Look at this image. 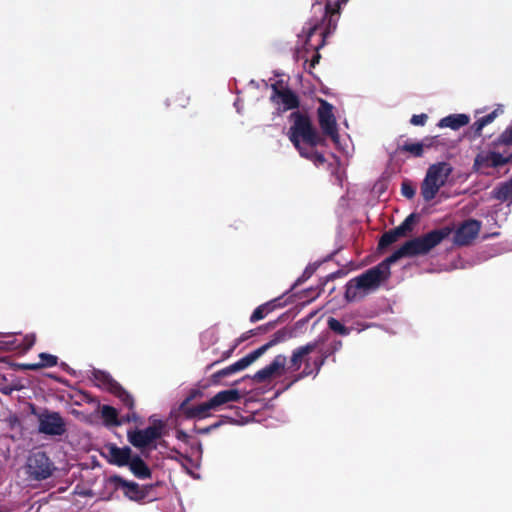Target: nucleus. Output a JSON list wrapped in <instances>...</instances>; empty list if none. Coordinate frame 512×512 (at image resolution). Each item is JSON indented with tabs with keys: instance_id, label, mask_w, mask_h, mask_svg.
I'll return each mask as SVG.
<instances>
[{
	"instance_id": "393cba45",
	"label": "nucleus",
	"mask_w": 512,
	"mask_h": 512,
	"mask_svg": "<svg viewBox=\"0 0 512 512\" xmlns=\"http://www.w3.org/2000/svg\"><path fill=\"white\" fill-rule=\"evenodd\" d=\"M101 415H102L105 423L107 425H111V426H119L125 421H130L131 419H135V415L133 414L132 416L128 415L123 420H119L117 417L116 409L111 406H107V405H105L101 408Z\"/></svg>"
},
{
	"instance_id": "72a5a7b5",
	"label": "nucleus",
	"mask_w": 512,
	"mask_h": 512,
	"mask_svg": "<svg viewBox=\"0 0 512 512\" xmlns=\"http://www.w3.org/2000/svg\"><path fill=\"white\" fill-rule=\"evenodd\" d=\"M401 191L403 196L410 199L415 195V189L409 182H403Z\"/></svg>"
},
{
	"instance_id": "cd10ccee",
	"label": "nucleus",
	"mask_w": 512,
	"mask_h": 512,
	"mask_svg": "<svg viewBox=\"0 0 512 512\" xmlns=\"http://www.w3.org/2000/svg\"><path fill=\"white\" fill-rule=\"evenodd\" d=\"M58 358L49 353H40L39 362L26 364L25 367L30 370L53 367L57 364Z\"/></svg>"
},
{
	"instance_id": "a211bd4d",
	"label": "nucleus",
	"mask_w": 512,
	"mask_h": 512,
	"mask_svg": "<svg viewBox=\"0 0 512 512\" xmlns=\"http://www.w3.org/2000/svg\"><path fill=\"white\" fill-rule=\"evenodd\" d=\"M274 344H275V341H270V342L266 343L265 345L259 347L258 349L252 351L251 353H249L245 357L241 358L240 360L236 361L235 363H233L236 372L246 369L253 362H255L258 358H260Z\"/></svg>"
},
{
	"instance_id": "4468645a",
	"label": "nucleus",
	"mask_w": 512,
	"mask_h": 512,
	"mask_svg": "<svg viewBox=\"0 0 512 512\" xmlns=\"http://www.w3.org/2000/svg\"><path fill=\"white\" fill-rule=\"evenodd\" d=\"M414 223L415 215L411 214L404 220V222L400 226L386 232L380 239L379 246L381 248L389 246L390 244L396 242L399 238L406 236L407 233L412 230Z\"/></svg>"
},
{
	"instance_id": "9b49d317",
	"label": "nucleus",
	"mask_w": 512,
	"mask_h": 512,
	"mask_svg": "<svg viewBox=\"0 0 512 512\" xmlns=\"http://www.w3.org/2000/svg\"><path fill=\"white\" fill-rule=\"evenodd\" d=\"M132 450L129 447H118L115 444L108 443L103 446L102 454L109 463L117 466H127L132 457Z\"/></svg>"
},
{
	"instance_id": "473e14b6",
	"label": "nucleus",
	"mask_w": 512,
	"mask_h": 512,
	"mask_svg": "<svg viewBox=\"0 0 512 512\" xmlns=\"http://www.w3.org/2000/svg\"><path fill=\"white\" fill-rule=\"evenodd\" d=\"M403 150L407 151L414 156H421L423 154V144L420 142L406 143L403 145Z\"/></svg>"
},
{
	"instance_id": "f03ea898",
	"label": "nucleus",
	"mask_w": 512,
	"mask_h": 512,
	"mask_svg": "<svg viewBox=\"0 0 512 512\" xmlns=\"http://www.w3.org/2000/svg\"><path fill=\"white\" fill-rule=\"evenodd\" d=\"M395 262L391 261L390 256L378 266L368 270L359 277L351 279L346 286V298L354 301L375 290L383 280L388 278L390 265Z\"/></svg>"
},
{
	"instance_id": "a878e982",
	"label": "nucleus",
	"mask_w": 512,
	"mask_h": 512,
	"mask_svg": "<svg viewBox=\"0 0 512 512\" xmlns=\"http://www.w3.org/2000/svg\"><path fill=\"white\" fill-rule=\"evenodd\" d=\"M130 471L140 479H146L150 477V469L144 463V461L138 456L131 457L130 462L128 463Z\"/></svg>"
},
{
	"instance_id": "bb28decb",
	"label": "nucleus",
	"mask_w": 512,
	"mask_h": 512,
	"mask_svg": "<svg viewBox=\"0 0 512 512\" xmlns=\"http://www.w3.org/2000/svg\"><path fill=\"white\" fill-rule=\"evenodd\" d=\"M36 337L34 334H28L21 338H14L12 341H8L9 349L27 351L35 343Z\"/></svg>"
},
{
	"instance_id": "dca6fc26",
	"label": "nucleus",
	"mask_w": 512,
	"mask_h": 512,
	"mask_svg": "<svg viewBox=\"0 0 512 512\" xmlns=\"http://www.w3.org/2000/svg\"><path fill=\"white\" fill-rule=\"evenodd\" d=\"M102 384L106 389L116 394L126 406L133 408L134 402L132 397L109 375H102Z\"/></svg>"
},
{
	"instance_id": "1a4fd4ad",
	"label": "nucleus",
	"mask_w": 512,
	"mask_h": 512,
	"mask_svg": "<svg viewBox=\"0 0 512 512\" xmlns=\"http://www.w3.org/2000/svg\"><path fill=\"white\" fill-rule=\"evenodd\" d=\"M39 431L47 435H62L65 432V422L56 412L45 411L38 415Z\"/></svg>"
},
{
	"instance_id": "c9c22d12",
	"label": "nucleus",
	"mask_w": 512,
	"mask_h": 512,
	"mask_svg": "<svg viewBox=\"0 0 512 512\" xmlns=\"http://www.w3.org/2000/svg\"><path fill=\"white\" fill-rule=\"evenodd\" d=\"M236 373V370L234 368V364H231L230 366L220 370L219 372H217V376L219 377H225V376H229V375H232Z\"/></svg>"
},
{
	"instance_id": "423d86ee",
	"label": "nucleus",
	"mask_w": 512,
	"mask_h": 512,
	"mask_svg": "<svg viewBox=\"0 0 512 512\" xmlns=\"http://www.w3.org/2000/svg\"><path fill=\"white\" fill-rule=\"evenodd\" d=\"M163 424L161 421H155L151 426L145 429L129 430L127 433L128 441L136 448L143 449L153 444L162 435Z\"/></svg>"
},
{
	"instance_id": "412c9836",
	"label": "nucleus",
	"mask_w": 512,
	"mask_h": 512,
	"mask_svg": "<svg viewBox=\"0 0 512 512\" xmlns=\"http://www.w3.org/2000/svg\"><path fill=\"white\" fill-rule=\"evenodd\" d=\"M503 113L504 106L502 104H497L491 113L478 118L472 125V129L474 130L475 134L480 135L485 126L491 124L498 116L502 115Z\"/></svg>"
},
{
	"instance_id": "6e6552de",
	"label": "nucleus",
	"mask_w": 512,
	"mask_h": 512,
	"mask_svg": "<svg viewBox=\"0 0 512 512\" xmlns=\"http://www.w3.org/2000/svg\"><path fill=\"white\" fill-rule=\"evenodd\" d=\"M287 358L279 354L274 357L272 362L260 369L253 375V380L257 383H263L274 378L281 377L286 370Z\"/></svg>"
},
{
	"instance_id": "f8f14e48",
	"label": "nucleus",
	"mask_w": 512,
	"mask_h": 512,
	"mask_svg": "<svg viewBox=\"0 0 512 512\" xmlns=\"http://www.w3.org/2000/svg\"><path fill=\"white\" fill-rule=\"evenodd\" d=\"M272 90L271 100L280 111H287L298 106L297 96L289 89L272 85Z\"/></svg>"
},
{
	"instance_id": "5701e85b",
	"label": "nucleus",
	"mask_w": 512,
	"mask_h": 512,
	"mask_svg": "<svg viewBox=\"0 0 512 512\" xmlns=\"http://www.w3.org/2000/svg\"><path fill=\"white\" fill-rule=\"evenodd\" d=\"M348 2V0H315L313 3V8L322 13L323 16L328 13L334 14L339 11L341 5H344Z\"/></svg>"
},
{
	"instance_id": "0eeeda50",
	"label": "nucleus",
	"mask_w": 512,
	"mask_h": 512,
	"mask_svg": "<svg viewBox=\"0 0 512 512\" xmlns=\"http://www.w3.org/2000/svg\"><path fill=\"white\" fill-rule=\"evenodd\" d=\"M318 120L319 125L326 135L332 138L334 142L338 140V131L336 118L333 113V106L325 100L319 101Z\"/></svg>"
},
{
	"instance_id": "4c0bfd02",
	"label": "nucleus",
	"mask_w": 512,
	"mask_h": 512,
	"mask_svg": "<svg viewBox=\"0 0 512 512\" xmlns=\"http://www.w3.org/2000/svg\"><path fill=\"white\" fill-rule=\"evenodd\" d=\"M315 29H316V25H314L313 27L309 28L308 37H310L313 34Z\"/></svg>"
},
{
	"instance_id": "f3484780",
	"label": "nucleus",
	"mask_w": 512,
	"mask_h": 512,
	"mask_svg": "<svg viewBox=\"0 0 512 512\" xmlns=\"http://www.w3.org/2000/svg\"><path fill=\"white\" fill-rule=\"evenodd\" d=\"M274 344H275V341H270V342L266 343L265 345L259 347L258 349L252 351L251 353H249L245 357L241 358L240 360L236 361L235 363H233L236 372L246 369L253 362H255L258 358H260Z\"/></svg>"
},
{
	"instance_id": "9d476101",
	"label": "nucleus",
	"mask_w": 512,
	"mask_h": 512,
	"mask_svg": "<svg viewBox=\"0 0 512 512\" xmlns=\"http://www.w3.org/2000/svg\"><path fill=\"white\" fill-rule=\"evenodd\" d=\"M27 468L30 475L36 479H46L52 473V466L44 453L37 452L28 458Z\"/></svg>"
},
{
	"instance_id": "7ed1b4c3",
	"label": "nucleus",
	"mask_w": 512,
	"mask_h": 512,
	"mask_svg": "<svg viewBox=\"0 0 512 512\" xmlns=\"http://www.w3.org/2000/svg\"><path fill=\"white\" fill-rule=\"evenodd\" d=\"M497 151H482L474 162L477 171L489 174L487 169L496 168L512 161V126L507 128L496 143Z\"/></svg>"
},
{
	"instance_id": "b1692460",
	"label": "nucleus",
	"mask_w": 512,
	"mask_h": 512,
	"mask_svg": "<svg viewBox=\"0 0 512 512\" xmlns=\"http://www.w3.org/2000/svg\"><path fill=\"white\" fill-rule=\"evenodd\" d=\"M315 348H316V345L314 343H309L305 346L295 349L291 356L292 368L294 370H298L301 367V364L304 361V358L308 354H310Z\"/></svg>"
},
{
	"instance_id": "c756f323",
	"label": "nucleus",
	"mask_w": 512,
	"mask_h": 512,
	"mask_svg": "<svg viewBox=\"0 0 512 512\" xmlns=\"http://www.w3.org/2000/svg\"><path fill=\"white\" fill-rule=\"evenodd\" d=\"M210 410H215L212 405H210V400L202 403L196 407L189 408L186 410V415L188 417H198L205 418L209 415Z\"/></svg>"
},
{
	"instance_id": "6ab92c4d",
	"label": "nucleus",
	"mask_w": 512,
	"mask_h": 512,
	"mask_svg": "<svg viewBox=\"0 0 512 512\" xmlns=\"http://www.w3.org/2000/svg\"><path fill=\"white\" fill-rule=\"evenodd\" d=\"M241 398V394L237 389H229L218 392L214 397L210 399V405L214 409H218L220 406L236 402Z\"/></svg>"
},
{
	"instance_id": "e433bc0d",
	"label": "nucleus",
	"mask_w": 512,
	"mask_h": 512,
	"mask_svg": "<svg viewBox=\"0 0 512 512\" xmlns=\"http://www.w3.org/2000/svg\"><path fill=\"white\" fill-rule=\"evenodd\" d=\"M177 438L182 441H186L188 439V435L182 431L177 433Z\"/></svg>"
},
{
	"instance_id": "39448f33",
	"label": "nucleus",
	"mask_w": 512,
	"mask_h": 512,
	"mask_svg": "<svg viewBox=\"0 0 512 512\" xmlns=\"http://www.w3.org/2000/svg\"><path fill=\"white\" fill-rule=\"evenodd\" d=\"M452 166L446 162L432 164L427 169L421 184V195L425 201L433 200L452 173Z\"/></svg>"
},
{
	"instance_id": "f704fd0d",
	"label": "nucleus",
	"mask_w": 512,
	"mask_h": 512,
	"mask_svg": "<svg viewBox=\"0 0 512 512\" xmlns=\"http://www.w3.org/2000/svg\"><path fill=\"white\" fill-rule=\"evenodd\" d=\"M427 115L422 113V114H418V115H413L410 122L411 124L415 125V126H423L426 121H427Z\"/></svg>"
},
{
	"instance_id": "7c9ffc66",
	"label": "nucleus",
	"mask_w": 512,
	"mask_h": 512,
	"mask_svg": "<svg viewBox=\"0 0 512 512\" xmlns=\"http://www.w3.org/2000/svg\"><path fill=\"white\" fill-rule=\"evenodd\" d=\"M274 308V304L272 302L263 304L256 308L252 313L250 320L251 322H257L263 319L268 313H270Z\"/></svg>"
},
{
	"instance_id": "aec40b11",
	"label": "nucleus",
	"mask_w": 512,
	"mask_h": 512,
	"mask_svg": "<svg viewBox=\"0 0 512 512\" xmlns=\"http://www.w3.org/2000/svg\"><path fill=\"white\" fill-rule=\"evenodd\" d=\"M470 122V117L467 114H451L442 118L438 122L439 128H450L457 130Z\"/></svg>"
},
{
	"instance_id": "f257e3e1",
	"label": "nucleus",
	"mask_w": 512,
	"mask_h": 512,
	"mask_svg": "<svg viewBox=\"0 0 512 512\" xmlns=\"http://www.w3.org/2000/svg\"><path fill=\"white\" fill-rule=\"evenodd\" d=\"M290 122L288 137L300 155L315 163H323L324 157L316 151V147L321 143V137L309 117L293 112L290 115Z\"/></svg>"
},
{
	"instance_id": "2f4dec72",
	"label": "nucleus",
	"mask_w": 512,
	"mask_h": 512,
	"mask_svg": "<svg viewBox=\"0 0 512 512\" xmlns=\"http://www.w3.org/2000/svg\"><path fill=\"white\" fill-rule=\"evenodd\" d=\"M327 324L332 331L342 336L349 335L350 332L353 330L352 328L346 327L344 324H342L335 318H329Z\"/></svg>"
},
{
	"instance_id": "4be33fe9",
	"label": "nucleus",
	"mask_w": 512,
	"mask_h": 512,
	"mask_svg": "<svg viewBox=\"0 0 512 512\" xmlns=\"http://www.w3.org/2000/svg\"><path fill=\"white\" fill-rule=\"evenodd\" d=\"M192 454L194 456V459H191L189 457H184L182 466L186 469V471L192 475L193 477H196V475L193 472V469H197L200 465V460L202 456V445L200 442L195 443L194 446H192Z\"/></svg>"
},
{
	"instance_id": "58836bf2",
	"label": "nucleus",
	"mask_w": 512,
	"mask_h": 512,
	"mask_svg": "<svg viewBox=\"0 0 512 512\" xmlns=\"http://www.w3.org/2000/svg\"><path fill=\"white\" fill-rule=\"evenodd\" d=\"M309 373L308 372H303V375H301L299 378L303 377L304 375H308Z\"/></svg>"
},
{
	"instance_id": "ddd939ff",
	"label": "nucleus",
	"mask_w": 512,
	"mask_h": 512,
	"mask_svg": "<svg viewBox=\"0 0 512 512\" xmlns=\"http://www.w3.org/2000/svg\"><path fill=\"white\" fill-rule=\"evenodd\" d=\"M111 482L118 490H122L124 495L132 501H142L146 497V492L137 483L124 480L119 476L111 478Z\"/></svg>"
},
{
	"instance_id": "c85d7f7f",
	"label": "nucleus",
	"mask_w": 512,
	"mask_h": 512,
	"mask_svg": "<svg viewBox=\"0 0 512 512\" xmlns=\"http://www.w3.org/2000/svg\"><path fill=\"white\" fill-rule=\"evenodd\" d=\"M493 197L500 201H509L512 203V179L506 183L501 184L492 192Z\"/></svg>"
},
{
	"instance_id": "20e7f679",
	"label": "nucleus",
	"mask_w": 512,
	"mask_h": 512,
	"mask_svg": "<svg viewBox=\"0 0 512 512\" xmlns=\"http://www.w3.org/2000/svg\"><path fill=\"white\" fill-rule=\"evenodd\" d=\"M449 227L433 230L422 237L407 241L391 255V261H398L402 257L426 254L451 234Z\"/></svg>"
},
{
	"instance_id": "2eb2a0df",
	"label": "nucleus",
	"mask_w": 512,
	"mask_h": 512,
	"mask_svg": "<svg viewBox=\"0 0 512 512\" xmlns=\"http://www.w3.org/2000/svg\"><path fill=\"white\" fill-rule=\"evenodd\" d=\"M481 224L477 220L465 221L456 231L455 243L458 245L469 244L475 239L480 231Z\"/></svg>"
}]
</instances>
